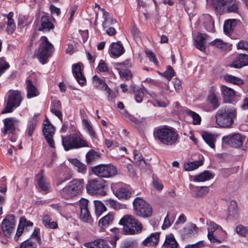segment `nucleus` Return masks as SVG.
I'll return each instance as SVG.
<instances>
[{
  "instance_id": "1",
  "label": "nucleus",
  "mask_w": 248,
  "mask_h": 248,
  "mask_svg": "<svg viewBox=\"0 0 248 248\" xmlns=\"http://www.w3.org/2000/svg\"><path fill=\"white\" fill-rule=\"evenodd\" d=\"M154 135L161 143L170 146L177 143L179 137L174 130L165 127L155 129Z\"/></svg>"
},
{
  "instance_id": "2",
  "label": "nucleus",
  "mask_w": 248,
  "mask_h": 248,
  "mask_svg": "<svg viewBox=\"0 0 248 248\" xmlns=\"http://www.w3.org/2000/svg\"><path fill=\"white\" fill-rule=\"evenodd\" d=\"M236 114V110L233 108H220L216 115V123L222 127H230L233 123V118Z\"/></svg>"
},
{
  "instance_id": "3",
  "label": "nucleus",
  "mask_w": 248,
  "mask_h": 248,
  "mask_svg": "<svg viewBox=\"0 0 248 248\" xmlns=\"http://www.w3.org/2000/svg\"><path fill=\"white\" fill-rule=\"evenodd\" d=\"M119 224L124 226L125 231L128 234H138L142 231L141 223L132 215H124L120 220Z\"/></svg>"
},
{
  "instance_id": "4",
  "label": "nucleus",
  "mask_w": 248,
  "mask_h": 248,
  "mask_svg": "<svg viewBox=\"0 0 248 248\" xmlns=\"http://www.w3.org/2000/svg\"><path fill=\"white\" fill-rule=\"evenodd\" d=\"M62 145L65 151L88 147L87 142L77 134H72L62 137Z\"/></svg>"
},
{
  "instance_id": "5",
  "label": "nucleus",
  "mask_w": 248,
  "mask_h": 248,
  "mask_svg": "<svg viewBox=\"0 0 248 248\" xmlns=\"http://www.w3.org/2000/svg\"><path fill=\"white\" fill-rule=\"evenodd\" d=\"M133 204L135 213L138 216L146 218L152 216V207L141 198H135Z\"/></svg>"
},
{
  "instance_id": "6",
  "label": "nucleus",
  "mask_w": 248,
  "mask_h": 248,
  "mask_svg": "<svg viewBox=\"0 0 248 248\" xmlns=\"http://www.w3.org/2000/svg\"><path fill=\"white\" fill-rule=\"evenodd\" d=\"M22 99L21 93L19 91L17 90L9 91L6 106L1 111V113L12 112L14 109L20 106Z\"/></svg>"
},
{
  "instance_id": "7",
  "label": "nucleus",
  "mask_w": 248,
  "mask_h": 248,
  "mask_svg": "<svg viewBox=\"0 0 248 248\" xmlns=\"http://www.w3.org/2000/svg\"><path fill=\"white\" fill-rule=\"evenodd\" d=\"M41 43L40 45L37 57L40 62L43 64L46 63V60L52 54L54 47L48 40L46 36H42L41 38Z\"/></svg>"
},
{
  "instance_id": "8",
  "label": "nucleus",
  "mask_w": 248,
  "mask_h": 248,
  "mask_svg": "<svg viewBox=\"0 0 248 248\" xmlns=\"http://www.w3.org/2000/svg\"><path fill=\"white\" fill-rule=\"evenodd\" d=\"M106 181L103 179H94L89 180L86 185L87 192L92 195H99L105 196L106 192L104 190Z\"/></svg>"
},
{
  "instance_id": "9",
  "label": "nucleus",
  "mask_w": 248,
  "mask_h": 248,
  "mask_svg": "<svg viewBox=\"0 0 248 248\" xmlns=\"http://www.w3.org/2000/svg\"><path fill=\"white\" fill-rule=\"evenodd\" d=\"M92 170L96 176L102 178H109L117 173V169L111 164H100L92 168Z\"/></svg>"
},
{
  "instance_id": "10",
  "label": "nucleus",
  "mask_w": 248,
  "mask_h": 248,
  "mask_svg": "<svg viewBox=\"0 0 248 248\" xmlns=\"http://www.w3.org/2000/svg\"><path fill=\"white\" fill-rule=\"evenodd\" d=\"M43 125L42 131L46 140L50 147L55 148L54 141L53 139L55 131V127L47 118L44 120Z\"/></svg>"
},
{
  "instance_id": "11",
  "label": "nucleus",
  "mask_w": 248,
  "mask_h": 248,
  "mask_svg": "<svg viewBox=\"0 0 248 248\" xmlns=\"http://www.w3.org/2000/svg\"><path fill=\"white\" fill-rule=\"evenodd\" d=\"M16 220L13 215L7 216L1 223V229L3 233L7 236H10L15 229Z\"/></svg>"
},
{
  "instance_id": "12",
  "label": "nucleus",
  "mask_w": 248,
  "mask_h": 248,
  "mask_svg": "<svg viewBox=\"0 0 248 248\" xmlns=\"http://www.w3.org/2000/svg\"><path fill=\"white\" fill-rule=\"evenodd\" d=\"M245 138L239 133L230 135L222 138L223 141L234 148H240L244 142Z\"/></svg>"
},
{
  "instance_id": "13",
  "label": "nucleus",
  "mask_w": 248,
  "mask_h": 248,
  "mask_svg": "<svg viewBox=\"0 0 248 248\" xmlns=\"http://www.w3.org/2000/svg\"><path fill=\"white\" fill-rule=\"evenodd\" d=\"M89 201L84 199L80 200L79 206L80 208V219L84 222L91 223L93 221L88 209Z\"/></svg>"
},
{
  "instance_id": "14",
  "label": "nucleus",
  "mask_w": 248,
  "mask_h": 248,
  "mask_svg": "<svg viewBox=\"0 0 248 248\" xmlns=\"http://www.w3.org/2000/svg\"><path fill=\"white\" fill-rule=\"evenodd\" d=\"M83 64L78 62L74 64L72 67V73L80 85H84L86 83V78L83 73Z\"/></svg>"
},
{
  "instance_id": "15",
  "label": "nucleus",
  "mask_w": 248,
  "mask_h": 248,
  "mask_svg": "<svg viewBox=\"0 0 248 248\" xmlns=\"http://www.w3.org/2000/svg\"><path fill=\"white\" fill-rule=\"evenodd\" d=\"M93 82L94 86L98 89L105 91L108 94V97L113 98V96L111 93V90L105 82L97 76L95 75L93 77Z\"/></svg>"
},
{
  "instance_id": "16",
  "label": "nucleus",
  "mask_w": 248,
  "mask_h": 248,
  "mask_svg": "<svg viewBox=\"0 0 248 248\" xmlns=\"http://www.w3.org/2000/svg\"><path fill=\"white\" fill-rule=\"evenodd\" d=\"M248 65V55L240 54L234 59L230 66L235 68H241Z\"/></svg>"
},
{
  "instance_id": "17",
  "label": "nucleus",
  "mask_w": 248,
  "mask_h": 248,
  "mask_svg": "<svg viewBox=\"0 0 248 248\" xmlns=\"http://www.w3.org/2000/svg\"><path fill=\"white\" fill-rule=\"evenodd\" d=\"M17 120L14 118H8L4 120V127L1 130L2 133L6 134L8 132L13 133L16 130V124Z\"/></svg>"
},
{
  "instance_id": "18",
  "label": "nucleus",
  "mask_w": 248,
  "mask_h": 248,
  "mask_svg": "<svg viewBox=\"0 0 248 248\" xmlns=\"http://www.w3.org/2000/svg\"><path fill=\"white\" fill-rule=\"evenodd\" d=\"M207 230H208V238L210 240L211 243H216L220 242L216 239L214 235V232L220 228L222 229L221 227L217 224H216L212 221H209L207 222Z\"/></svg>"
},
{
  "instance_id": "19",
  "label": "nucleus",
  "mask_w": 248,
  "mask_h": 248,
  "mask_svg": "<svg viewBox=\"0 0 248 248\" xmlns=\"http://www.w3.org/2000/svg\"><path fill=\"white\" fill-rule=\"evenodd\" d=\"M221 93L225 102H232L235 96V92L232 88L225 85H222L220 87Z\"/></svg>"
},
{
  "instance_id": "20",
  "label": "nucleus",
  "mask_w": 248,
  "mask_h": 248,
  "mask_svg": "<svg viewBox=\"0 0 248 248\" xmlns=\"http://www.w3.org/2000/svg\"><path fill=\"white\" fill-rule=\"evenodd\" d=\"M26 91H27V97L28 98H31L37 96L39 95V91L37 87L33 84L31 79H26Z\"/></svg>"
},
{
  "instance_id": "21",
  "label": "nucleus",
  "mask_w": 248,
  "mask_h": 248,
  "mask_svg": "<svg viewBox=\"0 0 248 248\" xmlns=\"http://www.w3.org/2000/svg\"><path fill=\"white\" fill-rule=\"evenodd\" d=\"M68 186L77 196L80 194L84 188V181L83 179H74L69 183Z\"/></svg>"
},
{
  "instance_id": "22",
  "label": "nucleus",
  "mask_w": 248,
  "mask_h": 248,
  "mask_svg": "<svg viewBox=\"0 0 248 248\" xmlns=\"http://www.w3.org/2000/svg\"><path fill=\"white\" fill-rule=\"evenodd\" d=\"M209 36L206 34L199 33L195 39V46L196 48L202 51L206 49V42Z\"/></svg>"
},
{
  "instance_id": "23",
  "label": "nucleus",
  "mask_w": 248,
  "mask_h": 248,
  "mask_svg": "<svg viewBox=\"0 0 248 248\" xmlns=\"http://www.w3.org/2000/svg\"><path fill=\"white\" fill-rule=\"evenodd\" d=\"M111 54L116 57H119L124 52V49L120 41L112 43L110 46Z\"/></svg>"
},
{
  "instance_id": "24",
  "label": "nucleus",
  "mask_w": 248,
  "mask_h": 248,
  "mask_svg": "<svg viewBox=\"0 0 248 248\" xmlns=\"http://www.w3.org/2000/svg\"><path fill=\"white\" fill-rule=\"evenodd\" d=\"M84 246L87 248H111L108 243L103 239H97L93 242L86 243Z\"/></svg>"
},
{
  "instance_id": "25",
  "label": "nucleus",
  "mask_w": 248,
  "mask_h": 248,
  "mask_svg": "<svg viewBox=\"0 0 248 248\" xmlns=\"http://www.w3.org/2000/svg\"><path fill=\"white\" fill-rule=\"evenodd\" d=\"M44 170H41V173H38L36 176V180L39 187L44 191H47L49 188V184L46 181L43 174Z\"/></svg>"
},
{
  "instance_id": "26",
  "label": "nucleus",
  "mask_w": 248,
  "mask_h": 248,
  "mask_svg": "<svg viewBox=\"0 0 248 248\" xmlns=\"http://www.w3.org/2000/svg\"><path fill=\"white\" fill-rule=\"evenodd\" d=\"M159 237V233H152L142 242V244L146 247H154L157 244Z\"/></svg>"
},
{
  "instance_id": "27",
  "label": "nucleus",
  "mask_w": 248,
  "mask_h": 248,
  "mask_svg": "<svg viewBox=\"0 0 248 248\" xmlns=\"http://www.w3.org/2000/svg\"><path fill=\"white\" fill-rule=\"evenodd\" d=\"M102 11L103 12L104 18V21L102 23V26L103 28H107L116 24L117 22L116 20L113 19L111 15L106 11L104 9H102Z\"/></svg>"
},
{
  "instance_id": "28",
  "label": "nucleus",
  "mask_w": 248,
  "mask_h": 248,
  "mask_svg": "<svg viewBox=\"0 0 248 248\" xmlns=\"http://www.w3.org/2000/svg\"><path fill=\"white\" fill-rule=\"evenodd\" d=\"M39 120V114H35L29 121L27 125L26 133L29 137H31L36 128Z\"/></svg>"
},
{
  "instance_id": "29",
  "label": "nucleus",
  "mask_w": 248,
  "mask_h": 248,
  "mask_svg": "<svg viewBox=\"0 0 248 248\" xmlns=\"http://www.w3.org/2000/svg\"><path fill=\"white\" fill-rule=\"evenodd\" d=\"M41 27L39 31H49L54 28L53 24L49 20L48 17L46 16H43L41 18Z\"/></svg>"
},
{
  "instance_id": "30",
  "label": "nucleus",
  "mask_w": 248,
  "mask_h": 248,
  "mask_svg": "<svg viewBox=\"0 0 248 248\" xmlns=\"http://www.w3.org/2000/svg\"><path fill=\"white\" fill-rule=\"evenodd\" d=\"M214 177V174L209 170H205L202 173L194 176L193 181L196 182H204L209 180Z\"/></svg>"
},
{
  "instance_id": "31",
  "label": "nucleus",
  "mask_w": 248,
  "mask_h": 248,
  "mask_svg": "<svg viewBox=\"0 0 248 248\" xmlns=\"http://www.w3.org/2000/svg\"><path fill=\"white\" fill-rule=\"evenodd\" d=\"M100 158V156L99 153L93 150H91L86 155V162L87 164L90 165L95 163Z\"/></svg>"
},
{
  "instance_id": "32",
  "label": "nucleus",
  "mask_w": 248,
  "mask_h": 248,
  "mask_svg": "<svg viewBox=\"0 0 248 248\" xmlns=\"http://www.w3.org/2000/svg\"><path fill=\"white\" fill-rule=\"evenodd\" d=\"M202 138L205 142L212 148L215 147V142L217 137L215 135L207 132H204L202 135Z\"/></svg>"
},
{
  "instance_id": "33",
  "label": "nucleus",
  "mask_w": 248,
  "mask_h": 248,
  "mask_svg": "<svg viewBox=\"0 0 248 248\" xmlns=\"http://www.w3.org/2000/svg\"><path fill=\"white\" fill-rule=\"evenodd\" d=\"M164 246L167 248H177L178 244L175 239L173 235L170 234L166 236Z\"/></svg>"
},
{
  "instance_id": "34",
  "label": "nucleus",
  "mask_w": 248,
  "mask_h": 248,
  "mask_svg": "<svg viewBox=\"0 0 248 248\" xmlns=\"http://www.w3.org/2000/svg\"><path fill=\"white\" fill-rule=\"evenodd\" d=\"M134 155L135 163L139 166L141 169H145L147 166V164L140 153L138 151L134 150Z\"/></svg>"
},
{
  "instance_id": "35",
  "label": "nucleus",
  "mask_w": 248,
  "mask_h": 248,
  "mask_svg": "<svg viewBox=\"0 0 248 248\" xmlns=\"http://www.w3.org/2000/svg\"><path fill=\"white\" fill-rule=\"evenodd\" d=\"M114 219V215L113 213H109L99 221V225L103 228H106L108 225L112 223Z\"/></svg>"
},
{
  "instance_id": "36",
  "label": "nucleus",
  "mask_w": 248,
  "mask_h": 248,
  "mask_svg": "<svg viewBox=\"0 0 248 248\" xmlns=\"http://www.w3.org/2000/svg\"><path fill=\"white\" fill-rule=\"evenodd\" d=\"M115 196L119 199H127L131 196V192L125 188H120L115 192Z\"/></svg>"
},
{
  "instance_id": "37",
  "label": "nucleus",
  "mask_w": 248,
  "mask_h": 248,
  "mask_svg": "<svg viewBox=\"0 0 248 248\" xmlns=\"http://www.w3.org/2000/svg\"><path fill=\"white\" fill-rule=\"evenodd\" d=\"M72 190L71 188L68 185L61 190L60 193L62 197L64 199L66 200L70 199L76 196V195Z\"/></svg>"
},
{
  "instance_id": "38",
  "label": "nucleus",
  "mask_w": 248,
  "mask_h": 248,
  "mask_svg": "<svg viewBox=\"0 0 248 248\" xmlns=\"http://www.w3.org/2000/svg\"><path fill=\"white\" fill-rule=\"evenodd\" d=\"M43 223L47 228L56 229L58 227L57 223L54 221H52L48 215H45L43 217Z\"/></svg>"
},
{
  "instance_id": "39",
  "label": "nucleus",
  "mask_w": 248,
  "mask_h": 248,
  "mask_svg": "<svg viewBox=\"0 0 248 248\" xmlns=\"http://www.w3.org/2000/svg\"><path fill=\"white\" fill-rule=\"evenodd\" d=\"M198 230V229L195 224L189 223L183 228V233L185 235L197 233Z\"/></svg>"
},
{
  "instance_id": "40",
  "label": "nucleus",
  "mask_w": 248,
  "mask_h": 248,
  "mask_svg": "<svg viewBox=\"0 0 248 248\" xmlns=\"http://www.w3.org/2000/svg\"><path fill=\"white\" fill-rule=\"evenodd\" d=\"M228 217L229 218L230 217H235L238 215V209L237 207V203L234 201H232L230 202V204L228 207Z\"/></svg>"
},
{
  "instance_id": "41",
  "label": "nucleus",
  "mask_w": 248,
  "mask_h": 248,
  "mask_svg": "<svg viewBox=\"0 0 248 248\" xmlns=\"http://www.w3.org/2000/svg\"><path fill=\"white\" fill-rule=\"evenodd\" d=\"M213 5L217 10H221L228 4L232 2V0H212Z\"/></svg>"
},
{
  "instance_id": "42",
  "label": "nucleus",
  "mask_w": 248,
  "mask_h": 248,
  "mask_svg": "<svg viewBox=\"0 0 248 248\" xmlns=\"http://www.w3.org/2000/svg\"><path fill=\"white\" fill-rule=\"evenodd\" d=\"M202 163L203 162L202 160L186 163L185 164L184 168L186 170L191 171L197 169L199 166H202Z\"/></svg>"
},
{
  "instance_id": "43",
  "label": "nucleus",
  "mask_w": 248,
  "mask_h": 248,
  "mask_svg": "<svg viewBox=\"0 0 248 248\" xmlns=\"http://www.w3.org/2000/svg\"><path fill=\"white\" fill-rule=\"evenodd\" d=\"M224 79L227 82L233 83V84L237 85H241L244 83L243 80L242 79L231 75H227L225 76Z\"/></svg>"
},
{
  "instance_id": "44",
  "label": "nucleus",
  "mask_w": 248,
  "mask_h": 248,
  "mask_svg": "<svg viewBox=\"0 0 248 248\" xmlns=\"http://www.w3.org/2000/svg\"><path fill=\"white\" fill-rule=\"evenodd\" d=\"M94 206L95 209V214L97 216H100L101 214L106 211L107 208L105 205L99 201H94Z\"/></svg>"
},
{
  "instance_id": "45",
  "label": "nucleus",
  "mask_w": 248,
  "mask_h": 248,
  "mask_svg": "<svg viewBox=\"0 0 248 248\" xmlns=\"http://www.w3.org/2000/svg\"><path fill=\"white\" fill-rule=\"evenodd\" d=\"M185 112L193 119V123L194 124H200L201 122V118L200 115L190 109H186Z\"/></svg>"
},
{
  "instance_id": "46",
  "label": "nucleus",
  "mask_w": 248,
  "mask_h": 248,
  "mask_svg": "<svg viewBox=\"0 0 248 248\" xmlns=\"http://www.w3.org/2000/svg\"><path fill=\"white\" fill-rule=\"evenodd\" d=\"M208 100L212 105V107L214 109L217 108L219 106L218 99L215 93L212 92H210L208 96Z\"/></svg>"
},
{
  "instance_id": "47",
  "label": "nucleus",
  "mask_w": 248,
  "mask_h": 248,
  "mask_svg": "<svg viewBox=\"0 0 248 248\" xmlns=\"http://www.w3.org/2000/svg\"><path fill=\"white\" fill-rule=\"evenodd\" d=\"M235 23V20L229 19L226 21L224 24V31L226 34L230 33L233 30V27Z\"/></svg>"
},
{
  "instance_id": "48",
  "label": "nucleus",
  "mask_w": 248,
  "mask_h": 248,
  "mask_svg": "<svg viewBox=\"0 0 248 248\" xmlns=\"http://www.w3.org/2000/svg\"><path fill=\"white\" fill-rule=\"evenodd\" d=\"M134 97L137 102H141L144 96V93L142 90L139 88H134L133 90Z\"/></svg>"
},
{
  "instance_id": "49",
  "label": "nucleus",
  "mask_w": 248,
  "mask_h": 248,
  "mask_svg": "<svg viewBox=\"0 0 248 248\" xmlns=\"http://www.w3.org/2000/svg\"><path fill=\"white\" fill-rule=\"evenodd\" d=\"M235 231L238 235L243 237L248 234V228L242 225H238L237 226Z\"/></svg>"
},
{
  "instance_id": "50",
  "label": "nucleus",
  "mask_w": 248,
  "mask_h": 248,
  "mask_svg": "<svg viewBox=\"0 0 248 248\" xmlns=\"http://www.w3.org/2000/svg\"><path fill=\"white\" fill-rule=\"evenodd\" d=\"M74 164L77 167V170L79 172L85 173L87 170L86 166L85 164L80 162L78 159L74 161Z\"/></svg>"
},
{
  "instance_id": "51",
  "label": "nucleus",
  "mask_w": 248,
  "mask_h": 248,
  "mask_svg": "<svg viewBox=\"0 0 248 248\" xmlns=\"http://www.w3.org/2000/svg\"><path fill=\"white\" fill-rule=\"evenodd\" d=\"M210 44L211 46H214L219 49H223L226 46V44L222 40L219 39H215V40L211 42Z\"/></svg>"
},
{
  "instance_id": "52",
  "label": "nucleus",
  "mask_w": 248,
  "mask_h": 248,
  "mask_svg": "<svg viewBox=\"0 0 248 248\" xmlns=\"http://www.w3.org/2000/svg\"><path fill=\"white\" fill-rule=\"evenodd\" d=\"M162 75L169 81L174 76V71L170 66H168Z\"/></svg>"
},
{
  "instance_id": "53",
  "label": "nucleus",
  "mask_w": 248,
  "mask_h": 248,
  "mask_svg": "<svg viewBox=\"0 0 248 248\" xmlns=\"http://www.w3.org/2000/svg\"><path fill=\"white\" fill-rule=\"evenodd\" d=\"M16 29V25L14 19H9L7 24V31L8 34L13 33Z\"/></svg>"
},
{
  "instance_id": "54",
  "label": "nucleus",
  "mask_w": 248,
  "mask_h": 248,
  "mask_svg": "<svg viewBox=\"0 0 248 248\" xmlns=\"http://www.w3.org/2000/svg\"><path fill=\"white\" fill-rule=\"evenodd\" d=\"M209 192V188L208 186H201L196 193L198 197H202L207 195Z\"/></svg>"
},
{
  "instance_id": "55",
  "label": "nucleus",
  "mask_w": 248,
  "mask_h": 248,
  "mask_svg": "<svg viewBox=\"0 0 248 248\" xmlns=\"http://www.w3.org/2000/svg\"><path fill=\"white\" fill-rule=\"evenodd\" d=\"M35 243L31 240H27L22 242L20 248H35Z\"/></svg>"
},
{
  "instance_id": "56",
  "label": "nucleus",
  "mask_w": 248,
  "mask_h": 248,
  "mask_svg": "<svg viewBox=\"0 0 248 248\" xmlns=\"http://www.w3.org/2000/svg\"><path fill=\"white\" fill-rule=\"evenodd\" d=\"M121 248H138V246L137 242L130 240L124 242Z\"/></svg>"
},
{
  "instance_id": "57",
  "label": "nucleus",
  "mask_w": 248,
  "mask_h": 248,
  "mask_svg": "<svg viewBox=\"0 0 248 248\" xmlns=\"http://www.w3.org/2000/svg\"><path fill=\"white\" fill-rule=\"evenodd\" d=\"M145 54L150 61L153 62L155 64L157 65L158 62L155 58V54L151 50H146Z\"/></svg>"
},
{
  "instance_id": "58",
  "label": "nucleus",
  "mask_w": 248,
  "mask_h": 248,
  "mask_svg": "<svg viewBox=\"0 0 248 248\" xmlns=\"http://www.w3.org/2000/svg\"><path fill=\"white\" fill-rule=\"evenodd\" d=\"M105 204L113 209H117L119 208V205L116 201L114 200L109 199L105 201Z\"/></svg>"
},
{
  "instance_id": "59",
  "label": "nucleus",
  "mask_w": 248,
  "mask_h": 248,
  "mask_svg": "<svg viewBox=\"0 0 248 248\" xmlns=\"http://www.w3.org/2000/svg\"><path fill=\"white\" fill-rule=\"evenodd\" d=\"M24 229V225H22L21 223H19L17 231L15 236V239L16 241H17L20 236H21L23 232Z\"/></svg>"
},
{
  "instance_id": "60",
  "label": "nucleus",
  "mask_w": 248,
  "mask_h": 248,
  "mask_svg": "<svg viewBox=\"0 0 248 248\" xmlns=\"http://www.w3.org/2000/svg\"><path fill=\"white\" fill-rule=\"evenodd\" d=\"M238 2L234 1L231 5L228 7L227 10L229 12H236L238 9Z\"/></svg>"
},
{
  "instance_id": "61",
  "label": "nucleus",
  "mask_w": 248,
  "mask_h": 248,
  "mask_svg": "<svg viewBox=\"0 0 248 248\" xmlns=\"http://www.w3.org/2000/svg\"><path fill=\"white\" fill-rule=\"evenodd\" d=\"M97 68L99 71L102 72H107L108 71V67L107 64L102 60L100 61Z\"/></svg>"
},
{
  "instance_id": "62",
  "label": "nucleus",
  "mask_w": 248,
  "mask_h": 248,
  "mask_svg": "<svg viewBox=\"0 0 248 248\" xmlns=\"http://www.w3.org/2000/svg\"><path fill=\"white\" fill-rule=\"evenodd\" d=\"M24 225V228H27L28 227H32L33 226V223L30 221H28L25 217H22L20 218L19 223H21Z\"/></svg>"
},
{
  "instance_id": "63",
  "label": "nucleus",
  "mask_w": 248,
  "mask_h": 248,
  "mask_svg": "<svg viewBox=\"0 0 248 248\" xmlns=\"http://www.w3.org/2000/svg\"><path fill=\"white\" fill-rule=\"evenodd\" d=\"M237 49H241L247 51V49L248 48V43L243 40L240 41L237 44Z\"/></svg>"
},
{
  "instance_id": "64",
  "label": "nucleus",
  "mask_w": 248,
  "mask_h": 248,
  "mask_svg": "<svg viewBox=\"0 0 248 248\" xmlns=\"http://www.w3.org/2000/svg\"><path fill=\"white\" fill-rule=\"evenodd\" d=\"M204 245L203 241H200L196 244L187 245L185 248H202Z\"/></svg>"
}]
</instances>
